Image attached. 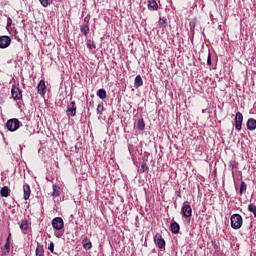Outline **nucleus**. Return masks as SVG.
Segmentation results:
<instances>
[{
    "mask_svg": "<svg viewBox=\"0 0 256 256\" xmlns=\"http://www.w3.org/2000/svg\"><path fill=\"white\" fill-rule=\"evenodd\" d=\"M231 227L232 229H239L240 227H243V217L241 214H233L230 217Z\"/></svg>",
    "mask_w": 256,
    "mask_h": 256,
    "instance_id": "f257e3e1",
    "label": "nucleus"
},
{
    "mask_svg": "<svg viewBox=\"0 0 256 256\" xmlns=\"http://www.w3.org/2000/svg\"><path fill=\"white\" fill-rule=\"evenodd\" d=\"M20 127H21V122L17 118L9 119L6 122V128L8 129V131H12V132L17 131V129H19Z\"/></svg>",
    "mask_w": 256,
    "mask_h": 256,
    "instance_id": "f03ea898",
    "label": "nucleus"
},
{
    "mask_svg": "<svg viewBox=\"0 0 256 256\" xmlns=\"http://www.w3.org/2000/svg\"><path fill=\"white\" fill-rule=\"evenodd\" d=\"M11 95L14 101H21V99H23V91H21V88L16 85L12 86Z\"/></svg>",
    "mask_w": 256,
    "mask_h": 256,
    "instance_id": "7ed1b4c3",
    "label": "nucleus"
},
{
    "mask_svg": "<svg viewBox=\"0 0 256 256\" xmlns=\"http://www.w3.org/2000/svg\"><path fill=\"white\" fill-rule=\"evenodd\" d=\"M182 216L186 219H189V217L193 216V209L191 208V205L187 204V202H184L182 209H181Z\"/></svg>",
    "mask_w": 256,
    "mask_h": 256,
    "instance_id": "20e7f679",
    "label": "nucleus"
},
{
    "mask_svg": "<svg viewBox=\"0 0 256 256\" xmlns=\"http://www.w3.org/2000/svg\"><path fill=\"white\" fill-rule=\"evenodd\" d=\"M52 227L55 229V231H61L63 227H65V222L63 221V218L56 217L52 220Z\"/></svg>",
    "mask_w": 256,
    "mask_h": 256,
    "instance_id": "39448f33",
    "label": "nucleus"
},
{
    "mask_svg": "<svg viewBox=\"0 0 256 256\" xmlns=\"http://www.w3.org/2000/svg\"><path fill=\"white\" fill-rule=\"evenodd\" d=\"M235 129H236V131H241V129H243V114L241 112L236 113Z\"/></svg>",
    "mask_w": 256,
    "mask_h": 256,
    "instance_id": "423d86ee",
    "label": "nucleus"
},
{
    "mask_svg": "<svg viewBox=\"0 0 256 256\" xmlns=\"http://www.w3.org/2000/svg\"><path fill=\"white\" fill-rule=\"evenodd\" d=\"M11 45V37L0 36V49H7Z\"/></svg>",
    "mask_w": 256,
    "mask_h": 256,
    "instance_id": "0eeeda50",
    "label": "nucleus"
},
{
    "mask_svg": "<svg viewBox=\"0 0 256 256\" xmlns=\"http://www.w3.org/2000/svg\"><path fill=\"white\" fill-rule=\"evenodd\" d=\"M154 241L156 245H158L159 249H165V240L163 239V236L161 234L156 233L154 236Z\"/></svg>",
    "mask_w": 256,
    "mask_h": 256,
    "instance_id": "6e6552de",
    "label": "nucleus"
},
{
    "mask_svg": "<svg viewBox=\"0 0 256 256\" xmlns=\"http://www.w3.org/2000/svg\"><path fill=\"white\" fill-rule=\"evenodd\" d=\"M67 115H70L71 117H75V115H77V106L75 105V101L70 102L68 105Z\"/></svg>",
    "mask_w": 256,
    "mask_h": 256,
    "instance_id": "1a4fd4ad",
    "label": "nucleus"
},
{
    "mask_svg": "<svg viewBox=\"0 0 256 256\" xmlns=\"http://www.w3.org/2000/svg\"><path fill=\"white\" fill-rule=\"evenodd\" d=\"M248 131H255L256 129V120L255 118H249L246 123Z\"/></svg>",
    "mask_w": 256,
    "mask_h": 256,
    "instance_id": "9d476101",
    "label": "nucleus"
},
{
    "mask_svg": "<svg viewBox=\"0 0 256 256\" xmlns=\"http://www.w3.org/2000/svg\"><path fill=\"white\" fill-rule=\"evenodd\" d=\"M24 200L27 201L31 197V187L29 184L23 185Z\"/></svg>",
    "mask_w": 256,
    "mask_h": 256,
    "instance_id": "9b49d317",
    "label": "nucleus"
},
{
    "mask_svg": "<svg viewBox=\"0 0 256 256\" xmlns=\"http://www.w3.org/2000/svg\"><path fill=\"white\" fill-rule=\"evenodd\" d=\"M9 251H11V244L9 242V237H8L4 247L1 248V255L5 256L9 253Z\"/></svg>",
    "mask_w": 256,
    "mask_h": 256,
    "instance_id": "f8f14e48",
    "label": "nucleus"
},
{
    "mask_svg": "<svg viewBox=\"0 0 256 256\" xmlns=\"http://www.w3.org/2000/svg\"><path fill=\"white\" fill-rule=\"evenodd\" d=\"M82 246L86 251H91V248L93 247V244L91 243V240L87 237H85L82 240Z\"/></svg>",
    "mask_w": 256,
    "mask_h": 256,
    "instance_id": "ddd939ff",
    "label": "nucleus"
},
{
    "mask_svg": "<svg viewBox=\"0 0 256 256\" xmlns=\"http://www.w3.org/2000/svg\"><path fill=\"white\" fill-rule=\"evenodd\" d=\"M38 93H40V95H45L46 91H47V86L45 85V80H41L38 84Z\"/></svg>",
    "mask_w": 256,
    "mask_h": 256,
    "instance_id": "4468645a",
    "label": "nucleus"
},
{
    "mask_svg": "<svg viewBox=\"0 0 256 256\" xmlns=\"http://www.w3.org/2000/svg\"><path fill=\"white\" fill-rule=\"evenodd\" d=\"M170 229L174 235H177V234H179V231H181V226H179V223H177V222H172L170 224Z\"/></svg>",
    "mask_w": 256,
    "mask_h": 256,
    "instance_id": "2eb2a0df",
    "label": "nucleus"
},
{
    "mask_svg": "<svg viewBox=\"0 0 256 256\" xmlns=\"http://www.w3.org/2000/svg\"><path fill=\"white\" fill-rule=\"evenodd\" d=\"M148 9L150 11H157V9H159V5L157 4V1L148 0Z\"/></svg>",
    "mask_w": 256,
    "mask_h": 256,
    "instance_id": "dca6fc26",
    "label": "nucleus"
},
{
    "mask_svg": "<svg viewBox=\"0 0 256 256\" xmlns=\"http://www.w3.org/2000/svg\"><path fill=\"white\" fill-rule=\"evenodd\" d=\"M135 89H139V87H143V78L141 75H137L134 80Z\"/></svg>",
    "mask_w": 256,
    "mask_h": 256,
    "instance_id": "f3484780",
    "label": "nucleus"
},
{
    "mask_svg": "<svg viewBox=\"0 0 256 256\" xmlns=\"http://www.w3.org/2000/svg\"><path fill=\"white\" fill-rule=\"evenodd\" d=\"M52 189V197H59L61 195V188L57 184H53Z\"/></svg>",
    "mask_w": 256,
    "mask_h": 256,
    "instance_id": "a211bd4d",
    "label": "nucleus"
},
{
    "mask_svg": "<svg viewBox=\"0 0 256 256\" xmlns=\"http://www.w3.org/2000/svg\"><path fill=\"white\" fill-rule=\"evenodd\" d=\"M228 167H229V169H231L232 175H233V173H235V171L233 169H237L239 167V163L236 162L235 160H230L228 163Z\"/></svg>",
    "mask_w": 256,
    "mask_h": 256,
    "instance_id": "6ab92c4d",
    "label": "nucleus"
},
{
    "mask_svg": "<svg viewBox=\"0 0 256 256\" xmlns=\"http://www.w3.org/2000/svg\"><path fill=\"white\" fill-rule=\"evenodd\" d=\"M10 193H11V190H9V187L7 186L2 187L0 190L1 197H9Z\"/></svg>",
    "mask_w": 256,
    "mask_h": 256,
    "instance_id": "aec40b11",
    "label": "nucleus"
},
{
    "mask_svg": "<svg viewBox=\"0 0 256 256\" xmlns=\"http://www.w3.org/2000/svg\"><path fill=\"white\" fill-rule=\"evenodd\" d=\"M20 229L21 231H27V229H29V221H27V219L21 220Z\"/></svg>",
    "mask_w": 256,
    "mask_h": 256,
    "instance_id": "412c9836",
    "label": "nucleus"
},
{
    "mask_svg": "<svg viewBox=\"0 0 256 256\" xmlns=\"http://www.w3.org/2000/svg\"><path fill=\"white\" fill-rule=\"evenodd\" d=\"M36 256H45V249L43 245L38 244L36 247Z\"/></svg>",
    "mask_w": 256,
    "mask_h": 256,
    "instance_id": "4be33fe9",
    "label": "nucleus"
},
{
    "mask_svg": "<svg viewBox=\"0 0 256 256\" xmlns=\"http://www.w3.org/2000/svg\"><path fill=\"white\" fill-rule=\"evenodd\" d=\"M96 95L99 99H107V91H105V89H99Z\"/></svg>",
    "mask_w": 256,
    "mask_h": 256,
    "instance_id": "5701e85b",
    "label": "nucleus"
},
{
    "mask_svg": "<svg viewBox=\"0 0 256 256\" xmlns=\"http://www.w3.org/2000/svg\"><path fill=\"white\" fill-rule=\"evenodd\" d=\"M80 31L82 33V35H89V25L88 24H84L80 27Z\"/></svg>",
    "mask_w": 256,
    "mask_h": 256,
    "instance_id": "b1692460",
    "label": "nucleus"
},
{
    "mask_svg": "<svg viewBox=\"0 0 256 256\" xmlns=\"http://www.w3.org/2000/svg\"><path fill=\"white\" fill-rule=\"evenodd\" d=\"M138 171L139 173H147V171H149V166H147L146 162H142L141 167Z\"/></svg>",
    "mask_w": 256,
    "mask_h": 256,
    "instance_id": "393cba45",
    "label": "nucleus"
},
{
    "mask_svg": "<svg viewBox=\"0 0 256 256\" xmlns=\"http://www.w3.org/2000/svg\"><path fill=\"white\" fill-rule=\"evenodd\" d=\"M245 191H247V183H245V181H242L240 183V188H239L240 195H243Z\"/></svg>",
    "mask_w": 256,
    "mask_h": 256,
    "instance_id": "a878e982",
    "label": "nucleus"
},
{
    "mask_svg": "<svg viewBox=\"0 0 256 256\" xmlns=\"http://www.w3.org/2000/svg\"><path fill=\"white\" fill-rule=\"evenodd\" d=\"M137 129L139 131H143L145 129V121H143V118H140L137 123Z\"/></svg>",
    "mask_w": 256,
    "mask_h": 256,
    "instance_id": "bb28decb",
    "label": "nucleus"
},
{
    "mask_svg": "<svg viewBox=\"0 0 256 256\" xmlns=\"http://www.w3.org/2000/svg\"><path fill=\"white\" fill-rule=\"evenodd\" d=\"M103 111H105V107L103 106V103L98 104L96 113L97 115H103Z\"/></svg>",
    "mask_w": 256,
    "mask_h": 256,
    "instance_id": "cd10ccee",
    "label": "nucleus"
},
{
    "mask_svg": "<svg viewBox=\"0 0 256 256\" xmlns=\"http://www.w3.org/2000/svg\"><path fill=\"white\" fill-rule=\"evenodd\" d=\"M248 211L250 213H253L254 217H256V205L255 204H249L248 205Z\"/></svg>",
    "mask_w": 256,
    "mask_h": 256,
    "instance_id": "c85d7f7f",
    "label": "nucleus"
},
{
    "mask_svg": "<svg viewBox=\"0 0 256 256\" xmlns=\"http://www.w3.org/2000/svg\"><path fill=\"white\" fill-rule=\"evenodd\" d=\"M159 27H167V18L162 17L159 19Z\"/></svg>",
    "mask_w": 256,
    "mask_h": 256,
    "instance_id": "c756f323",
    "label": "nucleus"
},
{
    "mask_svg": "<svg viewBox=\"0 0 256 256\" xmlns=\"http://www.w3.org/2000/svg\"><path fill=\"white\" fill-rule=\"evenodd\" d=\"M40 4L42 5V7H49V5H51V3L49 2V0H39Z\"/></svg>",
    "mask_w": 256,
    "mask_h": 256,
    "instance_id": "7c9ffc66",
    "label": "nucleus"
},
{
    "mask_svg": "<svg viewBox=\"0 0 256 256\" xmlns=\"http://www.w3.org/2000/svg\"><path fill=\"white\" fill-rule=\"evenodd\" d=\"M87 47L88 49H95L97 46L95 45V42L88 40Z\"/></svg>",
    "mask_w": 256,
    "mask_h": 256,
    "instance_id": "2f4dec72",
    "label": "nucleus"
},
{
    "mask_svg": "<svg viewBox=\"0 0 256 256\" xmlns=\"http://www.w3.org/2000/svg\"><path fill=\"white\" fill-rule=\"evenodd\" d=\"M48 250L51 251V253H53V251H55V244L53 242L49 243Z\"/></svg>",
    "mask_w": 256,
    "mask_h": 256,
    "instance_id": "473e14b6",
    "label": "nucleus"
},
{
    "mask_svg": "<svg viewBox=\"0 0 256 256\" xmlns=\"http://www.w3.org/2000/svg\"><path fill=\"white\" fill-rule=\"evenodd\" d=\"M11 25H13V19H11V17L7 18V26L6 28L9 29V27H11Z\"/></svg>",
    "mask_w": 256,
    "mask_h": 256,
    "instance_id": "72a5a7b5",
    "label": "nucleus"
},
{
    "mask_svg": "<svg viewBox=\"0 0 256 256\" xmlns=\"http://www.w3.org/2000/svg\"><path fill=\"white\" fill-rule=\"evenodd\" d=\"M207 65H211V54L208 55V58H207Z\"/></svg>",
    "mask_w": 256,
    "mask_h": 256,
    "instance_id": "f704fd0d",
    "label": "nucleus"
},
{
    "mask_svg": "<svg viewBox=\"0 0 256 256\" xmlns=\"http://www.w3.org/2000/svg\"><path fill=\"white\" fill-rule=\"evenodd\" d=\"M61 235H63L62 233H55V237H57L58 239L61 238Z\"/></svg>",
    "mask_w": 256,
    "mask_h": 256,
    "instance_id": "c9c22d12",
    "label": "nucleus"
}]
</instances>
